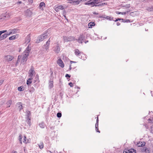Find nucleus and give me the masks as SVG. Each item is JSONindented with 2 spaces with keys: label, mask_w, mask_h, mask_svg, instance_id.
I'll list each match as a JSON object with an SVG mask.
<instances>
[{
  "label": "nucleus",
  "mask_w": 153,
  "mask_h": 153,
  "mask_svg": "<svg viewBox=\"0 0 153 153\" xmlns=\"http://www.w3.org/2000/svg\"><path fill=\"white\" fill-rule=\"evenodd\" d=\"M30 50V48L28 46L23 52L22 55L18 56L17 62L16 63V65L19 61L20 59H21V63L22 64H24L25 63L27 60V57L29 55Z\"/></svg>",
  "instance_id": "obj_1"
},
{
  "label": "nucleus",
  "mask_w": 153,
  "mask_h": 153,
  "mask_svg": "<svg viewBox=\"0 0 153 153\" xmlns=\"http://www.w3.org/2000/svg\"><path fill=\"white\" fill-rule=\"evenodd\" d=\"M103 0H90L85 3V4L91 6V7L99 6L98 4L103 1Z\"/></svg>",
  "instance_id": "obj_2"
},
{
  "label": "nucleus",
  "mask_w": 153,
  "mask_h": 153,
  "mask_svg": "<svg viewBox=\"0 0 153 153\" xmlns=\"http://www.w3.org/2000/svg\"><path fill=\"white\" fill-rule=\"evenodd\" d=\"M48 33H45L44 34L40 35L37 38V39L36 41V42H39L40 41H42L45 39L46 38L48 37Z\"/></svg>",
  "instance_id": "obj_3"
},
{
  "label": "nucleus",
  "mask_w": 153,
  "mask_h": 153,
  "mask_svg": "<svg viewBox=\"0 0 153 153\" xmlns=\"http://www.w3.org/2000/svg\"><path fill=\"white\" fill-rule=\"evenodd\" d=\"M68 6V5L66 4H63L58 5L57 7L55 6L54 8L55 10L57 12L60 10H64V9L66 8Z\"/></svg>",
  "instance_id": "obj_4"
},
{
  "label": "nucleus",
  "mask_w": 153,
  "mask_h": 153,
  "mask_svg": "<svg viewBox=\"0 0 153 153\" xmlns=\"http://www.w3.org/2000/svg\"><path fill=\"white\" fill-rule=\"evenodd\" d=\"M82 0H68L67 1V3H70L74 5L79 4Z\"/></svg>",
  "instance_id": "obj_5"
},
{
  "label": "nucleus",
  "mask_w": 153,
  "mask_h": 153,
  "mask_svg": "<svg viewBox=\"0 0 153 153\" xmlns=\"http://www.w3.org/2000/svg\"><path fill=\"white\" fill-rule=\"evenodd\" d=\"M74 51V53L76 56L81 59H84L82 58V56L84 55L82 52H80L78 49H76Z\"/></svg>",
  "instance_id": "obj_6"
},
{
  "label": "nucleus",
  "mask_w": 153,
  "mask_h": 153,
  "mask_svg": "<svg viewBox=\"0 0 153 153\" xmlns=\"http://www.w3.org/2000/svg\"><path fill=\"white\" fill-rule=\"evenodd\" d=\"M19 32V30L17 29L14 28L12 30H9L7 32L9 36L12 34H15L18 33Z\"/></svg>",
  "instance_id": "obj_7"
},
{
  "label": "nucleus",
  "mask_w": 153,
  "mask_h": 153,
  "mask_svg": "<svg viewBox=\"0 0 153 153\" xmlns=\"http://www.w3.org/2000/svg\"><path fill=\"white\" fill-rule=\"evenodd\" d=\"M13 58V56L11 55H6L4 57V60L7 62L11 61Z\"/></svg>",
  "instance_id": "obj_8"
},
{
  "label": "nucleus",
  "mask_w": 153,
  "mask_h": 153,
  "mask_svg": "<svg viewBox=\"0 0 153 153\" xmlns=\"http://www.w3.org/2000/svg\"><path fill=\"white\" fill-rule=\"evenodd\" d=\"M34 74L35 71L34 70L33 68L32 67L29 71V77L30 78H33Z\"/></svg>",
  "instance_id": "obj_9"
},
{
  "label": "nucleus",
  "mask_w": 153,
  "mask_h": 153,
  "mask_svg": "<svg viewBox=\"0 0 153 153\" xmlns=\"http://www.w3.org/2000/svg\"><path fill=\"white\" fill-rule=\"evenodd\" d=\"M85 37L82 34L80 35V36L77 39V41L79 43H82L84 41Z\"/></svg>",
  "instance_id": "obj_10"
},
{
  "label": "nucleus",
  "mask_w": 153,
  "mask_h": 153,
  "mask_svg": "<svg viewBox=\"0 0 153 153\" xmlns=\"http://www.w3.org/2000/svg\"><path fill=\"white\" fill-rule=\"evenodd\" d=\"M57 63L61 67L63 68L64 67L65 65L64 63L60 58H59L57 61Z\"/></svg>",
  "instance_id": "obj_11"
},
{
  "label": "nucleus",
  "mask_w": 153,
  "mask_h": 153,
  "mask_svg": "<svg viewBox=\"0 0 153 153\" xmlns=\"http://www.w3.org/2000/svg\"><path fill=\"white\" fill-rule=\"evenodd\" d=\"M53 50L56 53H59L60 51V48L59 45L57 44L56 46H54L53 47Z\"/></svg>",
  "instance_id": "obj_12"
},
{
  "label": "nucleus",
  "mask_w": 153,
  "mask_h": 153,
  "mask_svg": "<svg viewBox=\"0 0 153 153\" xmlns=\"http://www.w3.org/2000/svg\"><path fill=\"white\" fill-rule=\"evenodd\" d=\"M145 143L144 142L139 141L137 142L136 144V145L138 147H142L145 145Z\"/></svg>",
  "instance_id": "obj_13"
},
{
  "label": "nucleus",
  "mask_w": 153,
  "mask_h": 153,
  "mask_svg": "<svg viewBox=\"0 0 153 153\" xmlns=\"http://www.w3.org/2000/svg\"><path fill=\"white\" fill-rule=\"evenodd\" d=\"M125 3L123 2L121 4L120 6L123 7L125 8H129L130 7V4H124Z\"/></svg>",
  "instance_id": "obj_14"
},
{
  "label": "nucleus",
  "mask_w": 153,
  "mask_h": 153,
  "mask_svg": "<svg viewBox=\"0 0 153 153\" xmlns=\"http://www.w3.org/2000/svg\"><path fill=\"white\" fill-rule=\"evenodd\" d=\"M50 39L47 42L46 45L44 46V48L47 50L49 48V45L50 44Z\"/></svg>",
  "instance_id": "obj_15"
},
{
  "label": "nucleus",
  "mask_w": 153,
  "mask_h": 153,
  "mask_svg": "<svg viewBox=\"0 0 153 153\" xmlns=\"http://www.w3.org/2000/svg\"><path fill=\"white\" fill-rule=\"evenodd\" d=\"M9 35H8L7 32L6 33L0 37V40L3 39H4L6 38Z\"/></svg>",
  "instance_id": "obj_16"
},
{
  "label": "nucleus",
  "mask_w": 153,
  "mask_h": 153,
  "mask_svg": "<svg viewBox=\"0 0 153 153\" xmlns=\"http://www.w3.org/2000/svg\"><path fill=\"white\" fill-rule=\"evenodd\" d=\"M22 104L21 102H18L17 103V105L19 106V108L20 111H21L23 108V107L22 105Z\"/></svg>",
  "instance_id": "obj_17"
},
{
  "label": "nucleus",
  "mask_w": 153,
  "mask_h": 153,
  "mask_svg": "<svg viewBox=\"0 0 153 153\" xmlns=\"http://www.w3.org/2000/svg\"><path fill=\"white\" fill-rule=\"evenodd\" d=\"M101 18H102L103 19H105L107 20H109L110 21H111L113 19V18L112 17H111V16H102L101 17Z\"/></svg>",
  "instance_id": "obj_18"
},
{
  "label": "nucleus",
  "mask_w": 153,
  "mask_h": 153,
  "mask_svg": "<svg viewBox=\"0 0 153 153\" xmlns=\"http://www.w3.org/2000/svg\"><path fill=\"white\" fill-rule=\"evenodd\" d=\"M30 41V36L28 35L26 37L25 39V43L27 44L29 43Z\"/></svg>",
  "instance_id": "obj_19"
},
{
  "label": "nucleus",
  "mask_w": 153,
  "mask_h": 153,
  "mask_svg": "<svg viewBox=\"0 0 153 153\" xmlns=\"http://www.w3.org/2000/svg\"><path fill=\"white\" fill-rule=\"evenodd\" d=\"M95 25V23L94 22H91L88 24V26L89 28H92V26H94Z\"/></svg>",
  "instance_id": "obj_20"
},
{
  "label": "nucleus",
  "mask_w": 153,
  "mask_h": 153,
  "mask_svg": "<svg viewBox=\"0 0 153 153\" xmlns=\"http://www.w3.org/2000/svg\"><path fill=\"white\" fill-rule=\"evenodd\" d=\"M18 35L16 34L15 35H13L12 36H11L9 37V39L10 40H12L13 39H16V38L18 37Z\"/></svg>",
  "instance_id": "obj_21"
},
{
  "label": "nucleus",
  "mask_w": 153,
  "mask_h": 153,
  "mask_svg": "<svg viewBox=\"0 0 153 153\" xmlns=\"http://www.w3.org/2000/svg\"><path fill=\"white\" fill-rule=\"evenodd\" d=\"M26 118V122L27 123V124L29 126H30L31 125V122H30V118Z\"/></svg>",
  "instance_id": "obj_22"
},
{
  "label": "nucleus",
  "mask_w": 153,
  "mask_h": 153,
  "mask_svg": "<svg viewBox=\"0 0 153 153\" xmlns=\"http://www.w3.org/2000/svg\"><path fill=\"white\" fill-rule=\"evenodd\" d=\"M33 78H29L27 80V84L28 85V86H29L30 85V84H31L32 82L31 80Z\"/></svg>",
  "instance_id": "obj_23"
},
{
  "label": "nucleus",
  "mask_w": 153,
  "mask_h": 153,
  "mask_svg": "<svg viewBox=\"0 0 153 153\" xmlns=\"http://www.w3.org/2000/svg\"><path fill=\"white\" fill-rule=\"evenodd\" d=\"M39 126L41 128H44L45 126V125L43 122H41L39 124Z\"/></svg>",
  "instance_id": "obj_24"
},
{
  "label": "nucleus",
  "mask_w": 153,
  "mask_h": 153,
  "mask_svg": "<svg viewBox=\"0 0 153 153\" xmlns=\"http://www.w3.org/2000/svg\"><path fill=\"white\" fill-rule=\"evenodd\" d=\"M23 142L25 143H29L30 142V140L29 139H27L26 137L24 136V140L23 141Z\"/></svg>",
  "instance_id": "obj_25"
},
{
  "label": "nucleus",
  "mask_w": 153,
  "mask_h": 153,
  "mask_svg": "<svg viewBox=\"0 0 153 153\" xmlns=\"http://www.w3.org/2000/svg\"><path fill=\"white\" fill-rule=\"evenodd\" d=\"M49 87L50 88H51L53 87V80L50 81Z\"/></svg>",
  "instance_id": "obj_26"
},
{
  "label": "nucleus",
  "mask_w": 153,
  "mask_h": 153,
  "mask_svg": "<svg viewBox=\"0 0 153 153\" xmlns=\"http://www.w3.org/2000/svg\"><path fill=\"white\" fill-rule=\"evenodd\" d=\"M27 118H31L30 117V113L29 111H26V115Z\"/></svg>",
  "instance_id": "obj_27"
},
{
  "label": "nucleus",
  "mask_w": 153,
  "mask_h": 153,
  "mask_svg": "<svg viewBox=\"0 0 153 153\" xmlns=\"http://www.w3.org/2000/svg\"><path fill=\"white\" fill-rule=\"evenodd\" d=\"M68 42L72 41L75 39L74 37V36H69L68 37Z\"/></svg>",
  "instance_id": "obj_28"
},
{
  "label": "nucleus",
  "mask_w": 153,
  "mask_h": 153,
  "mask_svg": "<svg viewBox=\"0 0 153 153\" xmlns=\"http://www.w3.org/2000/svg\"><path fill=\"white\" fill-rule=\"evenodd\" d=\"M12 101L11 100H9L7 101V107H9L10 106V105L11 104Z\"/></svg>",
  "instance_id": "obj_29"
},
{
  "label": "nucleus",
  "mask_w": 153,
  "mask_h": 153,
  "mask_svg": "<svg viewBox=\"0 0 153 153\" xmlns=\"http://www.w3.org/2000/svg\"><path fill=\"white\" fill-rule=\"evenodd\" d=\"M39 146L41 149H42L43 148V143H41L38 144Z\"/></svg>",
  "instance_id": "obj_30"
},
{
  "label": "nucleus",
  "mask_w": 153,
  "mask_h": 153,
  "mask_svg": "<svg viewBox=\"0 0 153 153\" xmlns=\"http://www.w3.org/2000/svg\"><path fill=\"white\" fill-rule=\"evenodd\" d=\"M116 13L117 14H121L123 15H125L126 14V12H119L118 11H116Z\"/></svg>",
  "instance_id": "obj_31"
},
{
  "label": "nucleus",
  "mask_w": 153,
  "mask_h": 153,
  "mask_svg": "<svg viewBox=\"0 0 153 153\" xmlns=\"http://www.w3.org/2000/svg\"><path fill=\"white\" fill-rule=\"evenodd\" d=\"M35 89L33 87H32L30 89L29 91L31 93H33L35 91Z\"/></svg>",
  "instance_id": "obj_32"
},
{
  "label": "nucleus",
  "mask_w": 153,
  "mask_h": 153,
  "mask_svg": "<svg viewBox=\"0 0 153 153\" xmlns=\"http://www.w3.org/2000/svg\"><path fill=\"white\" fill-rule=\"evenodd\" d=\"M136 151L134 149H131L129 150V153H136Z\"/></svg>",
  "instance_id": "obj_33"
},
{
  "label": "nucleus",
  "mask_w": 153,
  "mask_h": 153,
  "mask_svg": "<svg viewBox=\"0 0 153 153\" xmlns=\"http://www.w3.org/2000/svg\"><path fill=\"white\" fill-rule=\"evenodd\" d=\"M35 79L36 80H34V83H35L36 82H39V80L38 79V76L37 75H36V76Z\"/></svg>",
  "instance_id": "obj_34"
},
{
  "label": "nucleus",
  "mask_w": 153,
  "mask_h": 153,
  "mask_svg": "<svg viewBox=\"0 0 153 153\" xmlns=\"http://www.w3.org/2000/svg\"><path fill=\"white\" fill-rule=\"evenodd\" d=\"M68 37L67 36H64L63 37V39L65 42H68Z\"/></svg>",
  "instance_id": "obj_35"
},
{
  "label": "nucleus",
  "mask_w": 153,
  "mask_h": 153,
  "mask_svg": "<svg viewBox=\"0 0 153 153\" xmlns=\"http://www.w3.org/2000/svg\"><path fill=\"white\" fill-rule=\"evenodd\" d=\"M149 122L150 123H153V117H151L148 120Z\"/></svg>",
  "instance_id": "obj_36"
},
{
  "label": "nucleus",
  "mask_w": 153,
  "mask_h": 153,
  "mask_svg": "<svg viewBox=\"0 0 153 153\" xmlns=\"http://www.w3.org/2000/svg\"><path fill=\"white\" fill-rule=\"evenodd\" d=\"M66 10H63V16H64V18H65V19H66V16H65V15L66 14Z\"/></svg>",
  "instance_id": "obj_37"
},
{
  "label": "nucleus",
  "mask_w": 153,
  "mask_h": 153,
  "mask_svg": "<svg viewBox=\"0 0 153 153\" xmlns=\"http://www.w3.org/2000/svg\"><path fill=\"white\" fill-rule=\"evenodd\" d=\"M147 10L149 11H153V7H149L147 8Z\"/></svg>",
  "instance_id": "obj_38"
},
{
  "label": "nucleus",
  "mask_w": 153,
  "mask_h": 153,
  "mask_svg": "<svg viewBox=\"0 0 153 153\" xmlns=\"http://www.w3.org/2000/svg\"><path fill=\"white\" fill-rule=\"evenodd\" d=\"M45 5V3L43 2H41L39 4V7H42Z\"/></svg>",
  "instance_id": "obj_39"
},
{
  "label": "nucleus",
  "mask_w": 153,
  "mask_h": 153,
  "mask_svg": "<svg viewBox=\"0 0 153 153\" xmlns=\"http://www.w3.org/2000/svg\"><path fill=\"white\" fill-rule=\"evenodd\" d=\"M62 114L61 113L58 112L57 114V116L58 118H60L61 117Z\"/></svg>",
  "instance_id": "obj_40"
},
{
  "label": "nucleus",
  "mask_w": 153,
  "mask_h": 153,
  "mask_svg": "<svg viewBox=\"0 0 153 153\" xmlns=\"http://www.w3.org/2000/svg\"><path fill=\"white\" fill-rule=\"evenodd\" d=\"M22 137H21V135H19V140L20 141V143L21 144H22Z\"/></svg>",
  "instance_id": "obj_41"
},
{
  "label": "nucleus",
  "mask_w": 153,
  "mask_h": 153,
  "mask_svg": "<svg viewBox=\"0 0 153 153\" xmlns=\"http://www.w3.org/2000/svg\"><path fill=\"white\" fill-rule=\"evenodd\" d=\"M7 32V30H2L0 31V36L3 33H4Z\"/></svg>",
  "instance_id": "obj_42"
},
{
  "label": "nucleus",
  "mask_w": 153,
  "mask_h": 153,
  "mask_svg": "<svg viewBox=\"0 0 153 153\" xmlns=\"http://www.w3.org/2000/svg\"><path fill=\"white\" fill-rule=\"evenodd\" d=\"M23 88L22 86L19 87H18V90L19 91H22V90Z\"/></svg>",
  "instance_id": "obj_43"
},
{
  "label": "nucleus",
  "mask_w": 153,
  "mask_h": 153,
  "mask_svg": "<svg viewBox=\"0 0 153 153\" xmlns=\"http://www.w3.org/2000/svg\"><path fill=\"white\" fill-rule=\"evenodd\" d=\"M123 22H130V20L128 19H123Z\"/></svg>",
  "instance_id": "obj_44"
},
{
  "label": "nucleus",
  "mask_w": 153,
  "mask_h": 153,
  "mask_svg": "<svg viewBox=\"0 0 153 153\" xmlns=\"http://www.w3.org/2000/svg\"><path fill=\"white\" fill-rule=\"evenodd\" d=\"M95 128H96V131L100 133V132L98 130V127L97 126H95Z\"/></svg>",
  "instance_id": "obj_45"
},
{
  "label": "nucleus",
  "mask_w": 153,
  "mask_h": 153,
  "mask_svg": "<svg viewBox=\"0 0 153 153\" xmlns=\"http://www.w3.org/2000/svg\"><path fill=\"white\" fill-rule=\"evenodd\" d=\"M68 85L71 87H73V84L72 82H70L68 84Z\"/></svg>",
  "instance_id": "obj_46"
},
{
  "label": "nucleus",
  "mask_w": 153,
  "mask_h": 153,
  "mask_svg": "<svg viewBox=\"0 0 153 153\" xmlns=\"http://www.w3.org/2000/svg\"><path fill=\"white\" fill-rule=\"evenodd\" d=\"M150 132L151 133L153 134V127H152L151 128Z\"/></svg>",
  "instance_id": "obj_47"
},
{
  "label": "nucleus",
  "mask_w": 153,
  "mask_h": 153,
  "mask_svg": "<svg viewBox=\"0 0 153 153\" xmlns=\"http://www.w3.org/2000/svg\"><path fill=\"white\" fill-rule=\"evenodd\" d=\"M107 4L106 3H102V4H100L99 5H100V6L104 5Z\"/></svg>",
  "instance_id": "obj_48"
},
{
  "label": "nucleus",
  "mask_w": 153,
  "mask_h": 153,
  "mask_svg": "<svg viewBox=\"0 0 153 153\" xmlns=\"http://www.w3.org/2000/svg\"><path fill=\"white\" fill-rule=\"evenodd\" d=\"M123 20V19H121L120 18H118L117 19H116V20L115 21V22H117L118 20Z\"/></svg>",
  "instance_id": "obj_49"
},
{
  "label": "nucleus",
  "mask_w": 153,
  "mask_h": 153,
  "mask_svg": "<svg viewBox=\"0 0 153 153\" xmlns=\"http://www.w3.org/2000/svg\"><path fill=\"white\" fill-rule=\"evenodd\" d=\"M65 76L66 77H68L69 78L71 76L69 74H66Z\"/></svg>",
  "instance_id": "obj_50"
},
{
  "label": "nucleus",
  "mask_w": 153,
  "mask_h": 153,
  "mask_svg": "<svg viewBox=\"0 0 153 153\" xmlns=\"http://www.w3.org/2000/svg\"><path fill=\"white\" fill-rule=\"evenodd\" d=\"M4 81L3 80H0V85H1L3 83Z\"/></svg>",
  "instance_id": "obj_51"
},
{
  "label": "nucleus",
  "mask_w": 153,
  "mask_h": 153,
  "mask_svg": "<svg viewBox=\"0 0 153 153\" xmlns=\"http://www.w3.org/2000/svg\"><path fill=\"white\" fill-rule=\"evenodd\" d=\"M70 62L71 64V65L72 64V63H76V62L72 61H71Z\"/></svg>",
  "instance_id": "obj_52"
},
{
  "label": "nucleus",
  "mask_w": 153,
  "mask_h": 153,
  "mask_svg": "<svg viewBox=\"0 0 153 153\" xmlns=\"http://www.w3.org/2000/svg\"><path fill=\"white\" fill-rule=\"evenodd\" d=\"M71 66H72L70 64V66H69V71L71 70L72 69V68L71 67Z\"/></svg>",
  "instance_id": "obj_53"
},
{
  "label": "nucleus",
  "mask_w": 153,
  "mask_h": 153,
  "mask_svg": "<svg viewBox=\"0 0 153 153\" xmlns=\"http://www.w3.org/2000/svg\"><path fill=\"white\" fill-rule=\"evenodd\" d=\"M95 126H97L98 127V123H97V122H96V124H95Z\"/></svg>",
  "instance_id": "obj_54"
},
{
  "label": "nucleus",
  "mask_w": 153,
  "mask_h": 153,
  "mask_svg": "<svg viewBox=\"0 0 153 153\" xmlns=\"http://www.w3.org/2000/svg\"><path fill=\"white\" fill-rule=\"evenodd\" d=\"M22 3V1H19L18 2H17V3L18 4H21Z\"/></svg>",
  "instance_id": "obj_55"
},
{
  "label": "nucleus",
  "mask_w": 153,
  "mask_h": 153,
  "mask_svg": "<svg viewBox=\"0 0 153 153\" xmlns=\"http://www.w3.org/2000/svg\"><path fill=\"white\" fill-rule=\"evenodd\" d=\"M12 153H18L17 152L15 151H13L12 152Z\"/></svg>",
  "instance_id": "obj_56"
},
{
  "label": "nucleus",
  "mask_w": 153,
  "mask_h": 153,
  "mask_svg": "<svg viewBox=\"0 0 153 153\" xmlns=\"http://www.w3.org/2000/svg\"><path fill=\"white\" fill-rule=\"evenodd\" d=\"M28 1L30 3H32L33 1V0H28Z\"/></svg>",
  "instance_id": "obj_57"
},
{
  "label": "nucleus",
  "mask_w": 153,
  "mask_h": 153,
  "mask_svg": "<svg viewBox=\"0 0 153 153\" xmlns=\"http://www.w3.org/2000/svg\"><path fill=\"white\" fill-rule=\"evenodd\" d=\"M120 25V23L119 22H117V26H119V25Z\"/></svg>",
  "instance_id": "obj_58"
},
{
  "label": "nucleus",
  "mask_w": 153,
  "mask_h": 153,
  "mask_svg": "<svg viewBox=\"0 0 153 153\" xmlns=\"http://www.w3.org/2000/svg\"><path fill=\"white\" fill-rule=\"evenodd\" d=\"M98 122H99L98 117H97L96 122H97V123H98Z\"/></svg>",
  "instance_id": "obj_59"
},
{
  "label": "nucleus",
  "mask_w": 153,
  "mask_h": 153,
  "mask_svg": "<svg viewBox=\"0 0 153 153\" xmlns=\"http://www.w3.org/2000/svg\"><path fill=\"white\" fill-rule=\"evenodd\" d=\"M49 153H52L50 151H47Z\"/></svg>",
  "instance_id": "obj_60"
},
{
  "label": "nucleus",
  "mask_w": 153,
  "mask_h": 153,
  "mask_svg": "<svg viewBox=\"0 0 153 153\" xmlns=\"http://www.w3.org/2000/svg\"><path fill=\"white\" fill-rule=\"evenodd\" d=\"M88 42V41H86V42H85V43H86L87 42Z\"/></svg>",
  "instance_id": "obj_61"
},
{
  "label": "nucleus",
  "mask_w": 153,
  "mask_h": 153,
  "mask_svg": "<svg viewBox=\"0 0 153 153\" xmlns=\"http://www.w3.org/2000/svg\"><path fill=\"white\" fill-rule=\"evenodd\" d=\"M77 88L78 89H80V88L79 87H77Z\"/></svg>",
  "instance_id": "obj_62"
},
{
  "label": "nucleus",
  "mask_w": 153,
  "mask_h": 153,
  "mask_svg": "<svg viewBox=\"0 0 153 153\" xmlns=\"http://www.w3.org/2000/svg\"><path fill=\"white\" fill-rule=\"evenodd\" d=\"M75 67H74V68H73V69H74L75 68Z\"/></svg>",
  "instance_id": "obj_63"
},
{
  "label": "nucleus",
  "mask_w": 153,
  "mask_h": 153,
  "mask_svg": "<svg viewBox=\"0 0 153 153\" xmlns=\"http://www.w3.org/2000/svg\"><path fill=\"white\" fill-rule=\"evenodd\" d=\"M146 117H144L143 118H144V119H145V118Z\"/></svg>",
  "instance_id": "obj_64"
}]
</instances>
